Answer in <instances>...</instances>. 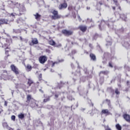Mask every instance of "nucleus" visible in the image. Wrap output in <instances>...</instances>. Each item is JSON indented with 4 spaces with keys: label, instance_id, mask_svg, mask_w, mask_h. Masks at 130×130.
Returning <instances> with one entry per match:
<instances>
[{
    "label": "nucleus",
    "instance_id": "obj_1",
    "mask_svg": "<svg viewBox=\"0 0 130 130\" xmlns=\"http://www.w3.org/2000/svg\"><path fill=\"white\" fill-rule=\"evenodd\" d=\"M32 100H34V101H35V100L33 99V98H32V95L31 94H27L26 95V103L28 104H29L30 106L31 107H38V104H36V103L32 101Z\"/></svg>",
    "mask_w": 130,
    "mask_h": 130
},
{
    "label": "nucleus",
    "instance_id": "obj_2",
    "mask_svg": "<svg viewBox=\"0 0 130 130\" xmlns=\"http://www.w3.org/2000/svg\"><path fill=\"white\" fill-rule=\"evenodd\" d=\"M51 13L53 15L51 17L52 20H59V19L62 18V16L58 14V11H57V10H52Z\"/></svg>",
    "mask_w": 130,
    "mask_h": 130
},
{
    "label": "nucleus",
    "instance_id": "obj_3",
    "mask_svg": "<svg viewBox=\"0 0 130 130\" xmlns=\"http://www.w3.org/2000/svg\"><path fill=\"white\" fill-rule=\"evenodd\" d=\"M113 2L116 6H118V9H116L114 6L112 7L114 15H117V14H119L120 12H121V7H120L119 4H118V1H117V0H113Z\"/></svg>",
    "mask_w": 130,
    "mask_h": 130
},
{
    "label": "nucleus",
    "instance_id": "obj_4",
    "mask_svg": "<svg viewBox=\"0 0 130 130\" xmlns=\"http://www.w3.org/2000/svg\"><path fill=\"white\" fill-rule=\"evenodd\" d=\"M19 8H18L19 14L18 16H22V15H24L25 14V12H26V8H25V6L22 4H19Z\"/></svg>",
    "mask_w": 130,
    "mask_h": 130
},
{
    "label": "nucleus",
    "instance_id": "obj_5",
    "mask_svg": "<svg viewBox=\"0 0 130 130\" xmlns=\"http://www.w3.org/2000/svg\"><path fill=\"white\" fill-rule=\"evenodd\" d=\"M10 68L11 69V71H12V72H13L15 75H19V74H20L19 69H18V68H17L15 64H11Z\"/></svg>",
    "mask_w": 130,
    "mask_h": 130
},
{
    "label": "nucleus",
    "instance_id": "obj_6",
    "mask_svg": "<svg viewBox=\"0 0 130 130\" xmlns=\"http://www.w3.org/2000/svg\"><path fill=\"white\" fill-rule=\"evenodd\" d=\"M61 33L62 34L64 35V36L69 37V36H71L74 33V32L70 30L63 29L61 31Z\"/></svg>",
    "mask_w": 130,
    "mask_h": 130
},
{
    "label": "nucleus",
    "instance_id": "obj_7",
    "mask_svg": "<svg viewBox=\"0 0 130 130\" xmlns=\"http://www.w3.org/2000/svg\"><path fill=\"white\" fill-rule=\"evenodd\" d=\"M39 61L40 62V63H45V62L47 61V57H46V56H41L39 58Z\"/></svg>",
    "mask_w": 130,
    "mask_h": 130
},
{
    "label": "nucleus",
    "instance_id": "obj_8",
    "mask_svg": "<svg viewBox=\"0 0 130 130\" xmlns=\"http://www.w3.org/2000/svg\"><path fill=\"white\" fill-rule=\"evenodd\" d=\"M31 39L32 40L31 42L29 43V45H30V46H33V45H35L39 43V42H38V39H37V38H32Z\"/></svg>",
    "mask_w": 130,
    "mask_h": 130
},
{
    "label": "nucleus",
    "instance_id": "obj_9",
    "mask_svg": "<svg viewBox=\"0 0 130 130\" xmlns=\"http://www.w3.org/2000/svg\"><path fill=\"white\" fill-rule=\"evenodd\" d=\"M67 8H68V4L66 2V0H64L63 3L59 5V9L60 10H62V9H67Z\"/></svg>",
    "mask_w": 130,
    "mask_h": 130
},
{
    "label": "nucleus",
    "instance_id": "obj_10",
    "mask_svg": "<svg viewBox=\"0 0 130 130\" xmlns=\"http://www.w3.org/2000/svg\"><path fill=\"white\" fill-rule=\"evenodd\" d=\"M78 29L80 30L83 33H85L87 31V27L86 25H81L79 26Z\"/></svg>",
    "mask_w": 130,
    "mask_h": 130
},
{
    "label": "nucleus",
    "instance_id": "obj_11",
    "mask_svg": "<svg viewBox=\"0 0 130 130\" xmlns=\"http://www.w3.org/2000/svg\"><path fill=\"white\" fill-rule=\"evenodd\" d=\"M123 117L126 120V121H127V122H130V115L127 114H124L123 115Z\"/></svg>",
    "mask_w": 130,
    "mask_h": 130
},
{
    "label": "nucleus",
    "instance_id": "obj_12",
    "mask_svg": "<svg viewBox=\"0 0 130 130\" xmlns=\"http://www.w3.org/2000/svg\"><path fill=\"white\" fill-rule=\"evenodd\" d=\"M34 16L37 21H40L41 20V15L39 14V13H36Z\"/></svg>",
    "mask_w": 130,
    "mask_h": 130
},
{
    "label": "nucleus",
    "instance_id": "obj_13",
    "mask_svg": "<svg viewBox=\"0 0 130 130\" xmlns=\"http://www.w3.org/2000/svg\"><path fill=\"white\" fill-rule=\"evenodd\" d=\"M8 22H9V20H8V19H0V25H4L5 24H8Z\"/></svg>",
    "mask_w": 130,
    "mask_h": 130
},
{
    "label": "nucleus",
    "instance_id": "obj_14",
    "mask_svg": "<svg viewBox=\"0 0 130 130\" xmlns=\"http://www.w3.org/2000/svg\"><path fill=\"white\" fill-rule=\"evenodd\" d=\"M89 56L90 57V59L91 60H93V61H95L96 60V55L93 53H90L89 55Z\"/></svg>",
    "mask_w": 130,
    "mask_h": 130
},
{
    "label": "nucleus",
    "instance_id": "obj_15",
    "mask_svg": "<svg viewBox=\"0 0 130 130\" xmlns=\"http://www.w3.org/2000/svg\"><path fill=\"white\" fill-rule=\"evenodd\" d=\"M25 69L27 72H31L32 71V66L29 64H27Z\"/></svg>",
    "mask_w": 130,
    "mask_h": 130
},
{
    "label": "nucleus",
    "instance_id": "obj_16",
    "mask_svg": "<svg viewBox=\"0 0 130 130\" xmlns=\"http://www.w3.org/2000/svg\"><path fill=\"white\" fill-rule=\"evenodd\" d=\"M102 113L103 114H107V115H109V114H110V112H109V111H108V109L102 110Z\"/></svg>",
    "mask_w": 130,
    "mask_h": 130
},
{
    "label": "nucleus",
    "instance_id": "obj_17",
    "mask_svg": "<svg viewBox=\"0 0 130 130\" xmlns=\"http://www.w3.org/2000/svg\"><path fill=\"white\" fill-rule=\"evenodd\" d=\"M27 85L30 87L32 84H34V82L31 79H28L27 80Z\"/></svg>",
    "mask_w": 130,
    "mask_h": 130
},
{
    "label": "nucleus",
    "instance_id": "obj_18",
    "mask_svg": "<svg viewBox=\"0 0 130 130\" xmlns=\"http://www.w3.org/2000/svg\"><path fill=\"white\" fill-rule=\"evenodd\" d=\"M18 117L19 119H24L25 117V115H24V114L23 113H20L18 114Z\"/></svg>",
    "mask_w": 130,
    "mask_h": 130
},
{
    "label": "nucleus",
    "instance_id": "obj_19",
    "mask_svg": "<svg viewBox=\"0 0 130 130\" xmlns=\"http://www.w3.org/2000/svg\"><path fill=\"white\" fill-rule=\"evenodd\" d=\"M63 61H64V60L63 59H61L60 60H59L58 62H54L52 64V67H53L54 66V64H57V63H58L59 62H63Z\"/></svg>",
    "mask_w": 130,
    "mask_h": 130
},
{
    "label": "nucleus",
    "instance_id": "obj_20",
    "mask_svg": "<svg viewBox=\"0 0 130 130\" xmlns=\"http://www.w3.org/2000/svg\"><path fill=\"white\" fill-rule=\"evenodd\" d=\"M109 73V72L108 71H101L100 72V75H101L102 74L103 75H108Z\"/></svg>",
    "mask_w": 130,
    "mask_h": 130
},
{
    "label": "nucleus",
    "instance_id": "obj_21",
    "mask_svg": "<svg viewBox=\"0 0 130 130\" xmlns=\"http://www.w3.org/2000/svg\"><path fill=\"white\" fill-rule=\"evenodd\" d=\"M49 44L50 45H55L56 43L53 40H50L49 41Z\"/></svg>",
    "mask_w": 130,
    "mask_h": 130
},
{
    "label": "nucleus",
    "instance_id": "obj_22",
    "mask_svg": "<svg viewBox=\"0 0 130 130\" xmlns=\"http://www.w3.org/2000/svg\"><path fill=\"white\" fill-rule=\"evenodd\" d=\"M116 128L117 130H121V126H120V125H119V124H117L116 125Z\"/></svg>",
    "mask_w": 130,
    "mask_h": 130
},
{
    "label": "nucleus",
    "instance_id": "obj_23",
    "mask_svg": "<svg viewBox=\"0 0 130 130\" xmlns=\"http://www.w3.org/2000/svg\"><path fill=\"white\" fill-rule=\"evenodd\" d=\"M106 46H111L112 45V42L111 41H108L106 44Z\"/></svg>",
    "mask_w": 130,
    "mask_h": 130
},
{
    "label": "nucleus",
    "instance_id": "obj_24",
    "mask_svg": "<svg viewBox=\"0 0 130 130\" xmlns=\"http://www.w3.org/2000/svg\"><path fill=\"white\" fill-rule=\"evenodd\" d=\"M49 100H50V97L48 96L47 99H44L43 102H44V103H46V102H48Z\"/></svg>",
    "mask_w": 130,
    "mask_h": 130
},
{
    "label": "nucleus",
    "instance_id": "obj_25",
    "mask_svg": "<svg viewBox=\"0 0 130 130\" xmlns=\"http://www.w3.org/2000/svg\"><path fill=\"white\" fill-rule=\"evenodd\" d=\"M115 93L116 95H119L120 94V92L118 91V88L115 89Z\"/></svg>",
    "mask_w": 130,
    "mask_h": 130
},
{
    "label": "nucleus",
    "instance_id": "obj_26",
    "mask_svg": "<svg viewBox=\"0 0 130 130\" xmlns=\"http://www.w3.org/2000/svg\"><path fill=\"white\" fill-rule=\"evenodd\" d=\"M99 35L98 34H95L93 36V39L94 40H96V39H97L99 37Z\"/></svg>",
    "mask_w": 130,
    "mask_h": 130
},
{
    "label": "nucleus",
    "instance_id": "obj_27",
    "mask_svg": "<svg viewBox=\"0 0 130 130\" xmlns=\"http://www.w3.org/2000/svg\"><path fill=\"white\" fill-rule=\"evenodd\" d=\"M11 119L13 121H15V120H16V116H15V115L11 116Z\"/></svg>",
    "mask_w": 130,
    "mask_h": 130
},
{
    "label": "nucleus",
    "instance_id": "obj_28",
    "mask_svg": "<svg viewBox=\"0 0 130 130\" xmlns=\"http://www.w3.org/2000/svg\"><path fill=\"white\" fill-rule=\"evenodd\" d=\"M109 67H110V68H113V65H112V62H109Z\"/></svg>",
    "mask_w": 130,
    "mask_h": 130
},
{
    "label": "nucleus",
    "instance_id": "obj_29",
    "mask_svg": "<svg viewBox=\"0 0 130 130\" xmlns=\"http://www.w3.org/2000/svg\"><path fill=\"white\" fill-rule=\"evenodd\" d=\"M77 18H78L79 22H81L82 21V18H81V17L79 15H78Z\"/></svg>",
    "mask_w": 130,
    "mask_h": 130
},
{
    "label": "nucleus",
    "instance_id": "obj_30",
    "mask_svg": "<svg viewBox=\"0 0 130 130\" xmlns=\"http://www.w3.org/2000/svg\"><path fill=\"white\" fill-rule=\"evenodd\" d=\"M72 54H75V53H77V51H76V50H73L72 51Z\"/></svg>",
    "mask_w": 130,
    "mask_h": 130
},
{
    "label": "nucleus",
    "instance_id": "obj_31",
    "mask_svg": "<svg viewBox=\"0 0 130 130\" xmlns=\"http://www.w3.org/2000/svg\"><path fill=\"white\" fill-rule=\"evenodd\" d=\"M89 47H90V48H93V45H92V44H89Z\"/></svg>",
    "mask_w": 130,
    "mask_h": 130
},
{
    "label": "nucleus",
    "instance_id": "obj_32",
    "mask_svg": "<svg viewBox=\"0 0 130 130\" xmlns=\"http://www.w3.org/2000/svg\"><path fill=\"white\" fill-rule=\"evenodd\" d=\"M4 105H5V106H8V102L7 101L5 102Z\"/></svg>",
    "mask_w": 130,
    "mask_h": 130
},
{
    "label": "nucleus",
    "instance_id": "obj_33",
    "mask_svg": "<svg viewBox=\"0 0 130 130\" xmlns=\"http://www.w3.org/2000/svg\"><path fill=\"white\" fill-rule=\"evenodd\" d=\"M39 78L40 79H42V74H40L39 76Z\"/></svg>",
    "mask_w": 130,
    "mask_h": 130
},
{
    "label": "nucleus",
    "instance_id": "obj_34",
    "mask_svg": "<svg viewBox=\"0 0 130 130\" xmlns=\"http://www.w3.org/2000/svg\"><path fill=\"white\" fill-rule=\"evenodd\" d=\"M58 96H59L58 94H55V98H58Z\"/></svg>",
    "mask_w": 130,
    "mask_h": 130
},
{
    "label": "nucleus",
    "instance_id": "obj_35",
    "mask_svg": "<svg viewBox=\"0 0 130 130\" xmlns=\"http://www.w3.org/2000/svg\"><path fill=\"white\" fill-rule=\"evenodd\" d=\"M99 27L100 30H102V28L101 27V24H99Z\"/></svg>",
    "mask_w": 130,
    "mask_h": 130
},
{
    "label": "nucleus",
    "instance_id": "obj_36",
    "mask_svg": "<svg viewBox=\"0 0 130 130\" xmlns=\"http://www.w3.org/2000/svg\"><path fill=\"white\" fill-rule=\"evenodd\" d=\"M106 102H108L109 103H110V100H109L108 99H106Z\"/></svg>",
    "mask_w": 130,
    "mask_h": 130
},
{
    "label": "nucleus",
    "instance_id": "obj_37",
    "mask_svg": "<svg viewBox=\"0 0 130 130\" xmlns=\"http://www.w3.org/2000/svg\"><path fill=\"white\" fill-rule=\"evenodd\" d=\"M40 92H41V93H44V91H43V90H42V89H39Z\"/></svg>",
    "mask_w": 130,
    "mask_h": 130
},
{
    "label": "nucleus",
    "instance_id": "obj_38",
    "mask_svg": "<svg viewBox=\"0 0 130 130\" xmlns=\"http://www.w3.org/2000/svg\"><path fill=\"white\" fill-rule=\"evenodd\" d=\"M126 84L127 85V86H128L129 85V81H127Z\"/></svg>",
    "mask_w": 130,
    "mask_h": 130
},
{
    "label": "nucleus",
    "instance_id": "obj_39",
    "mask_svg": "<svg viewBox=\"0 0 130 130\" xmlns=\"http://www.w3.org/2000/svg\"><path fill=\"white\" fill-rule=\"evenodd\" d=\"M19 38L21 41H23V38H22V37H20Z\"/></svg>",
    "mask_w": 130,
    "mask_h": 130
},
{
    "label": "nucleus",
    "instance_id": "obj_40",
    "mask_svg": "<svg viewBox=\"0 0 130 130\" xmlns=\"http://www.w3.org/2000/svg\"><path fill=\"white\" fill-rule=\"evenodd\" d=\"M5 53H6V54H8L9 53V51L6 50Z\"/></svg>",
    "mask_w": 130,
    "mask_h": 130
},
{
    "label": "nucleus",
    "instance_id": "obj_41",
    "mask_svg": "<svg viewBox=\"0 0 130 130\" xmlns=\"http://www.w3.org/2000/svg\"><path fill=\"white\" fill-rule=\"evenodd\" d=\"M13 32H14V33H17V30H16V29H13Z\"/></svg>",
    "mask_w": 130,
    "mask_h": 130
},
{
    "label": "nucleus",
    "instance_id": "obj_42",
    "mask_svg": "<svg viewBox=\"0 0 130 130\" xmlns=\"http://www.w3.org/2000/svg\"><path fill=\"white\" fill-rule=\"evenodd\" d=\"M11 16H12V17H15V15H14L13 13L11 14Z\"/></svg>",
    "mask_w": 130,
    "mask_h": 130
},
{
    "label": "nucleus",
    "instance_id": "obj_43",
    "mask_svg": "<svg viewBox=\"0 0 130 130\" xmlns=\"http://www.w3.org/2000/svg\"><path fill=\"white\" fill-rule=\"evenodd\" d=\"M68 10H72V7H69L68 8Z\"/></svg>",
    "mask_w": 130,
    "mask_h": 130
},
{
    "label": "nucleus",
    "instance_id": "obj_44",
    "mask_svg": "<svg viewBox=\"0 0 130 130\" xmlns=\"http://www.w3.org/2000/svg\"><path fill=\"white\" fill-rule=\"evenodd\" d=\"M8 72L7 71H4V73H7Z\"/></svg>",
    "mask_w": 130,
    "mask_h": 130
},
{
    "label": "nucleus",
    "instance_id": "obj_45",
    "mask_svg": "<svg viewBox=\"0 0 130 130\" xmlns=\"http://www.w3.org/2000/svg\"><path fill=\"white\" fill-rule=\"evenodd\" d=\"M91 106H94V104H91Z\"/></svg>",
    "mask_w": 130,
    "mask_h": 130
},
{
    "label": "nucleus",
    "instance_id": "obj_46",
    "mask_svg": "<svg viewBox=\"0 0 130 130\" xmlns=\"http://www.w3.org/2000/svg\"><path fill=\"white\" fill-rule=\"evenodd\" d=\"M8 48H9V47H7L6 49H8Z\"/></svg>",
    "mask_w": 130,
    "mask_h": 130
},
{
    "label": "nucleus",
    "instance_id": "obj_47",
    "mask_svg": "<svg viewBox=\"0 0 130 130\" xmlns=\"http://www.w3.org/2000/svg\"><path fill=\"white\" fill-rule=\"evenodd\" d=\"M86 53H87V54H88V53H89L88 52H86Z\"/></svg>",
    "mask_w": 130,
    "mask_h": 130
},
{
    "label": "nucleus",
    "instance_id": "obj_48",
    "mask_svg": "<svg viewBox=\"0 0 130 130\" xmlns=\"http://www.w3.org/2000/svg\"><path fill=\"white\" fill-rule=\"evenodd\" d=\"M82 110H85V109H83Z\"/></svg>",
    "mask_w": 130,
    "mask_h": 130
},
{
    "label": "nucleus",
    "instance_id": "obj_49",
    "mask_svg": "<svg viewBox=\"0 0 130 130\" xmlns=\"http://www.w3.org/2000/svg\"><path fill=\"white\" fill-rule=\"evenodd\" d=\"M95 110H97L96 109H95Z\"/></svg>",
    "mask_w": 130,
    "mask_h": 130
}]
</instances>
